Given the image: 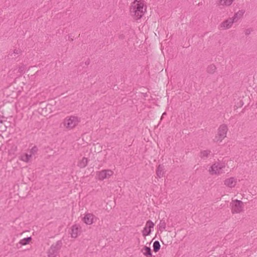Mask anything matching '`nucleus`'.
<instances>
[{"mask_svg": "<svg viewBox=\"0 0 257 257\" xmlns=\"http://www.w3.org/2000/svg\"><path fill=\"white\" fill-rule=\"evenodd\" d=\"M249 32H248V30H246V33H246V34H249Z\"/></svg>", "mask_w": 257, "mask_h": 257, "instance_id": "29", "label": "nucleus"}, {"mask_svg": "<svg viewBox=\"0 0 257 257\" xmlns=\"http://www.w3.org/2000/svg\"><path fill=\"white\" fill-rule=\"evenodd\" d=\"M237 178L235 177H230L224 181V185L227 187L232 188L234 187L237 183Z\"/></svg>", "mask_w": 257, "mask_h": 257, "instance_id": "12", "label": "nucleus"}, {"mask_svg": "<svg viewBox=\"0 0 257 257\" xmlns=\"http://www.w3.org/2000/svg\"><path fill=\"white\" fill-rule=\"evenodd\" d=\"M81 232V227L79 224L73 225L71 229V236L72 238H76Z\"/></svg>", "mask_w": 257, "mask_h": 257, "instance_id": "8", "label": "nucleus"}, {"mask_svg": "<svg viewBox=\"0 0 257 257\" xmlns=\"http://www.w3.org/2000/svg\"><path fill=\"white\" fill-rule=\"evenodd\" d=\"M160 248V244L158 241H155L153 243V249L154 251H158Z\"/></svg>", "mask_w": 257, "mask_h": 257, "instance_id": "24", "label": "nucleus"}, {"mask_svg": "<svg viewBox=\"0 0 257 257\" xmlns=\"http://www.w3.org/2000/svg\"><path fill=\"white\" fill-rule=\"evenodd\" d=\"M88 164V159L83 157L81 160L79 161L77 164L78 167L80 168H85Z\"/></svg>", "mask_w": 257, "mask_h": 257, "instance_id": "16", "label": "nucleus"}, {"mask_svg": "<svg viewBox=\"0 0 257 257\" xmlns=\"http://www.w3.org/2000/svg\"><path fill=\"white\" fill-rule=\"evenodd\" d=\"M235 0H219L218 4L223 7H229Z\"/></svg>", "mask_w": 257, "mask_h": 257, "instance_id": "15", "label": "nucleus"}, {"mask_svg": "<svg viewBox=\"0 0 257 257\" xmlns=\"http://www.w3.org/2000/svg\"><path fill=\"white\" fill-rule=\"evenodd\" d=\"M17 150V147L15 145H13L12 146L11 149L9 150L8 153L9 155H13L14 156L15 155V152Z\"/></svg>", "mask_w": 257, "mask_h": 257, "instance_id": "23", "label": "nucleus"}, {"mask_svg": "<svg viewBox=\"0 0 257 257\" xmlns=\"http://www.w3.org/2000/svg\"><path fill=\"white\" fill-rule=\"evenodd\" d=\"M225 164L222 162H215L208 169V172L211 175H219L224 173Z\"/></svg>", "mask_w": 257, "mask_h": 257, "instance_id": "2", "label": "nucleus"}, {"mask_svg": "<svg viewBox=\"0 0 257 257\" xmlns=\"http://www.w3.org/2000/svg\"><path fill=\"white\" fill-rule=\"evenodd\" d=\"M25 66H22L19 67V71L20 72H22L23 71H24L25 70Z\"/></svg>", "mask_w": 257, "mask_h": 257, "instance_id": "27", "label": "nucleus"}, {"mask_svg": "<svg viewBox=\"0 0 257 257\" xmlns=\"http://www.w3.org/2000/svg\"><path fill=\"white\" fill-rule=\"evenodd\" d=\"M228 131V128L226 125H221L218 129V132L214 139L215 142H221L226 137V134Z\"/></svg>", "mask_w": 257, "mask_h": 257, "instance_id": "5", "label": "nucleus"}, {"mask_svg": "<svg viewBox=\"0 0 257 257\" xmlns=\"http://www.w3.org/2000/svg\"><path fill=\"white\" fill-rule=\"evenodd\" d=\"M216 70V67L214 65H210L207 68V72L209 73H213Z\"/></svg>", "mask_w": 257, "mask_h": 257, "instance_id": "25", "label": "nucleus"}, {"mask_svg": "<svg viewBox=\"0 0 257 257\" xmlns=\"http://www.w3.org/2000/svg\"><path fill=\"white\" fill-rule=\"evenodd\" d=\"M166 115V112H164V113H163V114H162V117H161V119H162V118L163 117V116H164V115Z\"/></svg>", "mask_w": 257, "mask_h": 257, "instance_id": "28", "label": "nucleus"}, {"mask_svg": "<svg viewBox=\"0 0 257 257\" xmlns=\"http://www.w3.org/2000/svg\"><path fill=\"white\" fill-rule=\"evenodd\" d=\"M231 212L232 214H239L244 210V205L242 201L237 199H232L230 203Z\"/></svg>", "mask_w": 257, "mask_h": 257, "instance_id": "3", "label": "nucleus"}, {"mask_svg": "<svg viewBox=\"0 0 257 257\" xmlns=\"http://www.w3.org/2000/svg\"><path fill=\"white\" fill-rule=\"evenodd\" d=\"M130 14L136 20L140 19L146 11V6L143 0H135L131 4Z\"/></svg>", "mask_w": 257, "mask_h": 257, "instance_id": "1", "label": "nucleus"}, {"mask_svg": "<svg viewBox=\"0 0 257 257\" xmlns=\"http://www.w3.org/2000/svg\"><path fill=\"white\" fill-rule=\"evenodd\" d=\"M159 229L160 231H163L166 228V223L165 220H161L160 221L159 224Z\"/></svg>", "mask_w": 257, "mask_h": 257, "instance_id": "22", "label": "nucleus"}, {"mask_svg": "<svg viewBox=\"0 0 257 257\" xmlns=\"http://www.w3.org/2000/svg\"><path fill=\"white\" fill-rule=\"evenodd\" d=\"M233 23L232 18H229L220 23L219 28L221 30L229 29L232 27Z\"/></svg>", "mask_w": 257, "mask_h": 257, "instance_id": "10", "label": "nucleus"}, {"mask_svg": "<svg viewBox=\"0 0 257 257\" xmlns=\"http://www.w3.org/2000/svg\"><path fill=\"white\" fill-rule=\"evenodd\" d=\"M164 166L162 165H159L158 166L156 170V174L159 178H161L163 176L164 174Z\"/></svg>", "mask_w": 257, "mask_h": 257, "instance_id": "17", "label": "nucleus"}, {"mask_svg": "<svg viewBox=\"0 0 257 257\" xmlns=\"http://www.w3.org/2000/svg\"><path fill=\"white\" fill-rule=\"evenodd\" d=\"M154 223L151 220L147 221L145 227L142 231L143 236H146L150 235L151 232V229L154 228Z\"/></svg>", "mask_w": 257, "mask_h": 257, "instance_id": "11", "label": "nucleus"}, {"mask_svg": "<svg viewBox=\"0 0 257 257\" xmlns=\"http://www.w3.org/2000/svg\"><path fill=\"white\" fill-rule=\"evenodd\" d=\"M32 156L29 153H25L21 155L20 160L26 163H29L31 161Z\"/></svg>", "mask_w": 257, "mask_h": 257, "instance_id": "14", "label": "nucleus"}, {"mask_svg": "<svg viewBox=\"0 0 257 257\" xmlns=\"http://www.w3.org/2000/svg\"><path fill=\"white\" fill-rule=\"evenodd\" d=\"M22 53V50L19 48H15L9 55L13 57H17Z\"/></svg>", "mask_w": 257, "mask_h": 257, "instance_id": "18", "label": "nucleus"}, {"mask_svg": "<svg viewBox=\"0 0 257 257\" xmlns=\"http://www.w3.org/2000/svg\"><path fill=\"white\" fill-rule=\"evenodd\" d=\"M113 174V172L110 170H102L100 171H97L96 173V178L102 181L105 179H108L112 176Z\"/></svg>", "mask_w": 257, "mask_h": 257, "instance_id": "6", "label": "nucleus"}, {"mask_svg": "<svg viewBox=\"0 0 257 257\" xmlns=\"http://www.w3.org/2000/svg\"><path fill=\"white\" fill-rule=\"evenodd\" d=\"M244 13L245 11L243 10H239L235 13L233 17L231 18H232L234 23H236L242 18Z\"/></svg>", "mask_w": 257, "mask_h": 257, "instance_id": "13", "label": "nucleus"}, {"mask_svg": "<svg viewBox=\"0 0 257 257\" xmlns=\"http://www.w3.org/2000/svg\"><path fill=\"white\" fill-rule=\"evenodd\" d=\"M62 245L61 241H57L56 244H53L48 251V257H56L58 255Z\"/></svg>", "mask_w": 257, "mask_h": 257, "instance_id": "7", "label": "nucleus"}, {"mask_svg": "<svg viewBox=\"0 0 257 257\" xmlns=\"http://www.w3.org/2000/svg\"><path fill=\"white\" fill-rule=\"evenodd\" d=\"M141 251L144 255H151V249L149 247L144 246L142 249Z\"/></svg>", "mask_w": 257, "mask_h": 257, "instance_id": "19", "label": "nucleus"}, {"mask_svg": "<svg viewBox=\"0 0 257 257\" xmlns=\"http://www.w3.org/2000/svg\"><path fill=\"white\" fill-rule=\"evenodd\" d=\"M256 107H257V102H256Z\"/></svg>", "mask_w": 257, "mask_h": 257, "instance_id": "30", "label": "nucleus"}, {"mask_svg": "<svg viewBox=\"0 0 257 257\" xmlns=\"http://www.w3.org/2000/svg\"><path fill=\"white\" fill-rule=\"evenodd\" d=\"M80 121V118L77 116L71 115L67 116L63 120L64 126L68 129L71 130L76 126Z\"/></svg>", "mask_w": 257, "mask_h": 257, "instance_id": "4", "label": "nucleus"}, {"mask_svg": "<svg viewBox=\"0 0 257 257\" xmlns=\"http://www.w3.org/2000/svg\"><path fill=\"white\" fill-rule=\"evenodd\" d=\"M97 219V217L92 213H87L84 215L83 220L87 225H91Z\"/></svg>", "mask_w": 257, "mask_h": 257, "instance_id": "9", "label": "nucleus"}, {"mask_svg": "<svg viewBox=\"0 0 257 257\" xmlns=\"http://www.w3.org/2000/svg\"><path fill=\"white\" fill-rule=\"evenodd\" d=\"M31 239H32L31 237L24 238L20 241L19 244L21 245H26L29 243V242L31 240Z\"/></svg>", "mask_w": 257, "mask_h": 257, "instance_id": "21", "label": "nucleus"}, {"mask_svg": "<svg viewBox=\"0 0 257 257\" xmlns=\"http://www.w3.org/2000/svg\"><path fill=\"white\" fill-rule=\"evenodd\" d=\"M37 151L38 148L36 146H34L30 150L29 153L33 156L37 152Z\"/></svg>", "mask_w": 257, "mask_h": 257, "instance_id": "26", "label": "nucleus"}, {"mask_svg": "<svg viewBox=\"0 0 257 257\" xmlns=\"http://www.w3.org/2000/svg\"><path fill=\"white\" fill-rule=\"evenodd\" d=\"M210 153V151L208 150L202 151L200 153V157L203 159H205L208 158Z\"/></svg>", "mask_w": 257, "mask_h": 257, "instance_id": "20", "label": "nucleus"}]
</instances>
